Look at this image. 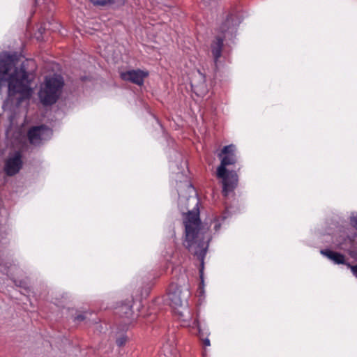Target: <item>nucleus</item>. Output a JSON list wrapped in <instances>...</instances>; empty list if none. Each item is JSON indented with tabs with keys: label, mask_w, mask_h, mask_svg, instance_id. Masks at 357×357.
<instances>
[{
	"label": "nucleus",
	"mask_w": 357,
	"mask_h": 357,
	"mask_svg": "<svg viewBox=\"0 0 357 357\" xmlns=\"http://www.w3.org/2000/svg\"><path fill=\"white\" fill-rule=\"evenodd\" d=\"M91 3L95 6H106L113 4L117 6H123L126 0H91Z\"/></svg>",
	"instance_id": "obj_13"
},
{
	"label": "nucleus",
	"mask_w": 357,
	"mask_h": 357,
	"mask_svg": "<svg viewBox=\"0 0 357 357\" xmlns=\"http://www.w3.org/2000/svg\"><path fill=\"white\" fill-rule=\"evenodd\" d=\"M227 39L215 35V40L211 44V51L213 56L214 63L217 67L219 59L222 56V51L223 48V42Z\"/></svg>",
	"instance_id": "obj_10"
},
{
	"label": "nucleus",
	"mask_w": 357,
	"mask_h": 357,
	"mask_svg": "<svg viewBox=\"0 0 357 357\" xmlns=\"http://www.w3.org/2000/svg\"><path fill=\"white\" fill-rule=\"evenodd\" d=\"M132 303L133 301L129 300L126 303H121L116 307V313L121 317L131 319L133 315L132 312Z\"/></svg>",
	"instance_id": "obj_11"
},
{
	"label": "nucleus",
	"mask_w": 357,
	"mask_h": 357,
	"mask_svg": "<svg viewBox=\"0 0 357 357\" xmlns=\"http://www.w3.org/2000/svg\"><path fill=\"white\" fill-rule=\"evenodd\" d=\"M351 223L357 229V215L351 219Z\"/></svg>",
	"instance_id": "obj_19"
},
{
	"label": "nucleus",
	"mask_w": 357,
	"mask_h": 357,
	"mask_svg": "<svg viewBox=\"0 0 357 357\" xmlns=\"http://www.w3.org/2000/svg\"><path fill=\"white\" fill-rule=\"evenodd\" d=\"M228 216V213L227 212H224L222 213V215L218 216V217H215L214 218V222H215V225H214V229L215 231H218L220 227V222H223Z\"/></svg>",
	"instance_id": "obj_14"
},
{
	"label": "nucleus",
	"mask_w": 357,
	"mask_h": 357,
	"mask_svg": "<svg viewBox=\"0 0 357 357\" xmlns=\"http://www.w3.org/2000/svg\"><path fill=\"white\" fill-rule=\"evenodd\" d=\"M64 82L60 75L46 77L45 85L39 92V98L45 105L55 103L59 97Z\"/></svg>",
	"instance_id": "obj_6"
},
{
	"label": "nucleus",
	"mask_w": 357,
	"mask_h": 357,
	"mask_svg": "<svg viewBox=\"0 0 357 357\" xmlns=\"http://www.w3.org/2000/svg\"><path fill=\"white\" fill-rule=\"evenodd\" d=\"M204 344L205 346H209L210 345V340L208 339H205L204 340Z\"/></svg>",
	"instance_id": "obj_20"
},
{
	"label": "nucleus",
	"mask_w": 357,
	"mask_h": 357,
	"mask_svg": "<svg viewBox=\"0 0 357 357\" xmlns=\"http://www.w3.org/2000/svg\"><path fill=\"white\" fill-rule=\"evenodd\" d=\"M149 76V73L140 69L130 70L120 73V77L127 82L138 86L144 84V79Z\"/></svg>",
	"instance_id": "obj_9"
},
{
	"label": "nucleus",
	"mask_w": 357,
	"mask_h": 357,
	"mask_svg": "<svg viewBox=\"0 0 357 357\" xmlns=\"http://www.w3.org/2000/svg\"><path fill=\"white\" fill-rule=\"evenodd\" d=\"M189 296V286L184 279L170 283L167 291L169 303L172 308L178 310V314H181L179 308L186 305Z\"/></svg>",
	"instance_id": "obj_4"
},
{
	"label": "nucleus",
	"mask_w": 357,
	"mask_h": 357,
	"mask_svg": "<svg viewBox=\"0 0 357 357\" xmlns=\"http://www.w3.org/2000/svg\"><path fill=\"white\" fill-rule=\"evenodd\" d=\"M126 342V338L124 336L121 337H119V339L116 340V344L119 347H121V346L124 345Z\"/></svg>",
	"instance_id": "obj_17"
},
{
	"label": "nucleus",
	"mask_w": 357,
	"mask_h": 357,
	"mask_svg": "<svg viewBox=\"0 0 357 357\" xmlns=\"http://www.w3.org/2000/svg\"><path fill=\"white\" fill-rule=\"evenodd\" d=\"M347 266L351 269L353 275L357 278V265L347 264Z\"/></svg>",
	"instance_id": "obj_16"
},
{
	"label": "nucleus",
	"mask_w": 357,
	"mask_h": 357,
	"mask_svg": "<svg viewBox=\"0 0 357 357\" xmlns=\"http://www.w3.org/2000/svg\"><path fill=\"white\" fill-rule=\"evenodd\" d=\"M22 155L20 151L10 154L5 162L4 171L8 176L18 173L22 167Z\"/></svg>",
	"instance_id": "obj_8"
},
{
	"label": "nucleus",
	"mask_w": 357,
	"mask_h": 357,
	"mask_svg": "<svg viewBox=\"0 0 357 357\" xmlns=\"http://www.w3.org/2000/svg\"><path fill=\"white\" fill-rule=\"evenodd\" d=\"M52 130L45 125L33 126L27 131L29 142L35 146H40L43 142L51 138Z\"/></svg>",
	"instance_id": "obj_7"
},
{
	"label": "nucleus",
	"mask_w": 357,
	"mask_h": 357,
	"mask_svg": "<svg viewBox=\"0 0 357 357\" xmlns=\"http://www.w3.org/2000/svg\"><path fill=\"white\" fill-rule=\"evenodd\" d=\"M183 223L185 233L184 245L203 265L211 236L202 227L199 211H189L185 214Z\"/></svg>",
	"instance_id": "obj_2"
},
{
	"label": "nucleus",
	"mask_w": 357,
	"mask_h": 357,
	"mask_svg": "<svg viewBox=\"0 0 357 357\" xmlns=\"http://www.w3.org/2000/svg\"><path fill=\"white\" fill-rule=\"evenodd\" d=\"M236 147L234 144L225 146L218 154L220 164L216 169V177L221 180L222 185V193L227 197L232 192L238 185V176L236 171H229L227 167L237 162Z\"/></svg>",
	"instance_id": "obj_3"
},
{
	"label": "nucleus",
	"mask_w": 357,
	"mask_h": 357,
	"mask_svg": "<svg viewBox=\"0 0 357 357\" xmlns=\"http://www.w3.org/2000/svg\"><path fill=\"white\" fill-rule=\"evenodd\" d=\"M240 22V15L236 10L224 12L215 28V35L228 40H232L236 36Z\"/></svg>",
	"instance_id": "obj_5"
},
{
	"label": "nucleus",
	"mask_w": 357,
	"mask_h": 357,
	"mask_svg": "<svg viewBox=\"0 0 357 357\" xmlns=\"http://www.w3.org/2000/svg\"><path fill=\"white\" fill-rule=\"evenodd\" d=\"M31 61L25 60L20 67L15 63V56L8 53L0 54V89L7 84L8 95L20 94L23 98H29L32 93L31 82L33 75L27 71Z\"/></svg>",
	"instance_id": "obj_1"
},
{
	"label": "nucleus",
	"mask_w": 357,
	"mask_h": 357,
	"mask_svg": "<svg viewBox=\"0 0 357 357\" xmlns=\"http://www.w3.org/2000/svg\"><path fill=\"white\" fill-rule=\"evenodd\" d=\"M86 318V314H79L75 317V321H84Z\"/></svg>",
	"instance_id": "obj_18"
},
{
	"label": "nucleus",
	"mask_w": 357,
	"mask_h": 357,
	"mask_svg": "<svg viewBox=\"0 0 357 357\" xmlns=\"http://www.w3.org/2000/svg\"><path fill=\"white\" fill-rule=\"evenodd\" d=\"M321 254L333 261L336 264H346L347 266L348 264L346 263L344 255L341 253L326 249L321 250Z\"/></svg>",
	"instance_id": "obj_12"
},
{
	"label": "nucleus",
	"mask_w": 357,
	"mask_h": 357,
	"mask_svg": "<svg viewBox=\"0 0 357 357\" xmlns=\"http://www.w3.org/2000/svg\"><path fill=\"white\" fill-rule=\"evenodd\" d=\"M11 266V262L5 261L4 259L0 258V271L7 274L9 267Z\"/></svg>",
	"instance_id": "obj_15"
}]
</instances>
